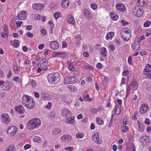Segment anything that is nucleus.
Masks as SVG:
<instances>
[{
	"mask_svg": "<svg viewBox=\"0 0 151 151\" xmlns=\"http://www.w3.org/2000/svg\"><path fill=\"white\" fill-rule=\"evenodd\" d=\"M22 104L27 109H30L33 108L35 104L34 99L31 96L24 94L22 99Z\"/></svg>",
	"mask_w": 151,
	"mask_h": 151,
	"instance_id": "nucleus-1",
	"label": "nucleus"
},
{
	"mask_svg": "<svg viewBox=\"0 0 151 151\" xmlns=\"http://www.w3.org/2000/svg\"><path fill=\"white\" fill-rule=\"evenodd\" d=\"M41 124V121L39 119L33 118L29 121L27 128L29 130H33L40 126Z\"/></svg>",
	"mask_w": 151,
	"mask_h": 151,
	"instance_id": "nucleus-2",
	"label": "nucleus"
},
{
	"mask_svg": "<svg viewBox=\"0 0 151 151\" xmlns=\"http://www.w3.org/2000/svg\"><path fill=\"white\" fill-rule=\"evenodd\" d=\"M60 77L57 72L49 74L47 76L48 82L52 84L57 83L60 80Z\"/></svg>",
	"mask_w": 151,
	"mask_h": 151,
	"instance_id": "nucleus-3",
	"label": "nucleus"
},
{
	"mask_svg": "<svg viewBox=\"0 0 151 151\" xmlns=\"http://www.w3.org/2000/svg\"><path fill=\"white\" fill-rule=\"evenodd\" d=\"M121 36L122 39L127 42L131 38L132 33L131 30L128 28H123L121 33Z\"/></svg>",
	"mask_w": 151,
	"mask_h": 151,
	"instance_id": "nucleus-4",
	"label": "nucleus"
},
{
	"mask_svg": "<svg viewBox=\"0 0 151 151\" xmlns=\"http://www.w3.org/2000/svg\"><path fill=\"white\" fill-rule=\"evenodd\" d=\"M137 83L135 80H133L131 82V83L127 86L126 88V97L127 98L131 92V87H132V90H134L136 89Z\"/></svg>",
	"mask_w": 151,
	"mask_h": 151,
	"instance_id": "nucleus-5",
	"label": "nucleus"
},
{
	"mask_svg": "<svg viewBox=\"0 0 151 151\" xmlns=\"http://www.w3.org/2000/svg\"><path fill=\"white\" fill-rule=\"evenodd\" d=\"M1 122L6 124H9L11 121V119L9 115L7 113L2 114L1 116Z\"/></svg>",
	"mask_w": 151,
	"mask_h": 151,
	"instance_id": "nucleus-6",
	"label": "nucleus"
},
{
	"mask_svg": "<svg viewBox=\"0 0 151 151\" xmlns=\"http://www.w3.org/2000/svg\"><path fill=\"white\" fill-rule=\"evenodd\" d=\"M143 72L146 76L151 80V65L148 64L144 69Z\"/></svg>",
	"mask_w": 151,
	"mask_h": 151,
	"instance_id": "nucleus-7",
	"label": "nucleus"
},
{
	"mask_svg": "<svg viewBox=\"0 0 151 151\" xmlns=\"http://www.w3.org/2000/svg\"><path fill=\"white\" fill-rule=\"evenodd\" d=\"M17 131V127L15 126H12L9 127L7 129V134L11 137L14 136L16 133Z\"/></svg>",
	"mask_w": 151,
	"mask_h": 151,
	"instance_id": "nucleus-8",
	"label": "nucleus"
},
{
	"mask_svg": "<svg viewBox=\"0 0 151 151\" xmlns=\"http://www.w3.org/2000/svg\"><path fill=\"white\" fill-rule=\"evenodd\" d=\"M133 13L134 15L140 17L143 15V12L142 9L135 7L133 9Z\"/></svg>",
	"mask_w": 151,
	"mask_h": 151,
	"instance_id": "nucleus-9",
	"label": "nucleus"
},
{
	"mask_svg": "<svg viewBox=\"0 0 151 151\" xmlns=\"http://www.w3.org/2000/svg\"><path fill=\"white\" fill-rule=\"evenodd\" d=\"M45 6L41 3L33 4L32 8L34 10L40 11L42 10L44 8Z\"/></svg>",
	"mask_w": 151,
	"mask_h": 151,
	"instance_id": "nucleus-10",
	"label": "nucleus"
},
{
	"mask_svg": "<svg viewBox=\"0 0 151 151\" xmlns=\"http://www.w3.org/2000/svg\"><path fill=\"white\" fill-rule=\"evenodd\" d=\"M27 11H22L21 13L18 14L17 17V19L24 20H25L27 16L26 14Z\"/></svg>",
	"mask_w": 151,
	"mask_h": 151,
	"instance_id": "nucleus-11",
	"label": "nucleus"
},
{
	"mask_svg": "<svg viewBox=\"0 0 151 151\" xmlns=\"http://www.w3.org/2000/svg\"><path fill=\"white\" fill-rule=\"evenodd\" d=\"M76 77H66L64 79V83L66 84L74 83L76 81Z\"/></svg>",
	"mask_w": 151,
	"mask_h": 151,
	"instance_id": "nucleus-12",
	"label": "nucleus"
},
{
	"mask_svg": "<svg viewBox=\"0 0 151 151\" xmlns=\"http://www.w3.org/2000/svg\"><path fill=\"white\" fill-rule=\"evenodd\" d=\"M12 87V83L9 81L4 82L3 86L1 87L2 90L4 91H8Z\"/></svg>",
	"mask_w": 151,
	"mask_h": 151,
	"instance_id": "nucleus-13",
	"label": "nucleus"
},
{
	"mask_svg": "<svg viewBox=\"0 0 151 151\" xmlns=\"http://www.w3.org/2000/svg\"><path fill=\"white\" fill-rule=\"evenodd\" d=\"M50 46L52 49L56 50L59 48V44L56 41H52L50 43Z\"/></svg>",
	"mask_w": 151,
	"mask_h": 151,
	"instance_id": "nucleus-14",
	"label": "nucleus"
},
{
	"mask_svg": "<svg viewBox=\"0 0 151 151\" xmlns=\"http://www.w3.org/2000/svg\"><path fill=\"white\" fill-rule=\"evenodd\" d=\"M150 141L149 137L147 136H143L141 137L139 139V141L142 143V145H143L148 144Z\"/></svg>",
	"mask_w": 151,
	"mask_h": 151,
	"instance_id": "nucleus-15",
	"label": "nucleus"
},
{
	"mask_svg": "<svg viewBox=\"0 0 151 151\" xmlns=\"http://www.w3.org/2000/svg\"><path fill=\"white\" fill-rule=\"evenodd\" d=\"M93 140L97 143L98 144L101 143L102 141L99 137V134L98 133H96L93 134L92 136Z\"/></svg>",
	"mask_w": 151,
	"mask_h": 151,
	"instance_id": "nucleus-16",
	"label": "nucleus"
},
{
	"mask_svg": "<svg viewBox=\"0 0 151 151\" xmlns=\"http://www.w3.org/2000/svg\"><path fill=\"white\" fill-rule=\"evenodd\" d=\"M40 97L42 100L46 101L51 99L50 95L45 92H42L40 94Z\"/></svg>",
	"mask_w": 151,
	"mask_h": 151,
	"instance_id": "nucleus-17",
	"label": "nucleus"
},
{
	"mask_svg": "<svg viewBox=\"0 0 151 151\" xmlns=\"http://www.w3.org/2000/svg\"><path fill=\"white\" fill-rule=\"evenodd\" d=\"M15 110L17 113L22 114L24 112V106L22 105H17L15 107Z\"/></svg>",
	"mask_w": 151,
	"mask_h": 151,
	"instance_id": "nucleus-18",
	"label": "nucleus"
},
{
	"mask_svg": "<svg viewBox=\"0 0 151 151\" xmlns=\"http://www.w3.org/2000/svg\"><path fill=\"white\" fill-rule=\"evenodd\" d=\"M116 7L117 9L121 12H124L126 10L125 6L122 4L118 3L116 4Z\"/></svg>",
	"mask_w": 151,
	"mask_h": 151,
	"instance_id": "nucleus-19",
	"label": "nucleus"
},
{
	"mask_svg": "<svg viewBox=\"0 0 151 151\" xmlns=\"http://www.w3.org/2000/svg\"><path fill=\"white\" fill-rule=\"evenodd\" d=\"M48 63V61L47 59H44L41 60L40 61L38 66L41 68H44L47 65Z\"/></svg>",
	"mask_w": 151,
	"mask_h": 151,
	"instance_id": "nucleus-20",
	"label": "nucleus"
},
{
	"mask_svg": "<svg viewBox=\"0 0 151 151\" xmlns=\"http://www.w3.org/2000/svg\"><path fill=\"white\" fill-rule=\"evenodd\" d=\"M147 106L145 104H142L140 108L139 112L141 114H144L148 109Z\"/></svg>",
	"mask_w": 151,
	"mask_h": 151,
	"instance_id": "nucleus-21",
	"label": "nucleus"
},
{
	"mask_svg": "<svg viewBox=\"0 0 151 151\" xmlns=\"http://www.w3.org/2000/svg\"><path fill=\"white\" fill-rule=\"evenodd\" d=\"M71 137L68 134L64 135L60 138L61 140L65 142L69 141L71 140Z\"/></svg>",
	"mask_w": 151,
	"mask_h": 151,
	"instance_id": "nucleus-22",
	"label": "nucleus"
},
{
	"mask_svg": "<svg viewBox=\"0 0 151 151\" xmlns=\"http://www.w3.org/2000/svg\"><path fill=\"white\" fill-rule=\"evenodd\" d=\"M67 22L70 24H72L73 25L75 24V21L72 15H69L67 17Z\"/></svg>",
	"mask_w": 151,
	"mask_h": 151,
	"instance_id": "nucleus-23",
	"label": "nucleus"
},
{
	"mask_svg": "<svg viewBox=\"0 0 151 151\" xmlns=\"http://www.w3.org/2000/svg\"><path fill=\"white\" fill-rule=\"evenodd\" d=\"M121 106L120 105H116L114 109V113L116 115H119L121 112Z\"/></svg>",
	"mask_w": 151,
	"mask_h": 151,
	"instance_id": "nucleus-24",
	"label": "nucleus"
},
{
	"mask_svg": "<svg viewBox=\"0 0 151 151\" xmlns=\"http://www.w3.org/2000/svg\"><path fill=\"white\" fill-rule=\"evenodd\" d=\"M84 13L86 17L88 19H90L91 17V14L89 11L87 9H85L84 11Z\"/></svg>",
	"mask_w": 151,
	"mask_h": 151,
	"instance_id": "nucleus-25",
	"label": "nucleus"
},
{
	"mask_svg": "<svg viewBox=\"0 0 151 151\" xmlns=\"http://www.w3.org/2000/svg\"><path fill=\"white\" fill-rule=\"evenodd\" d=\"M62 115L65 117H67L70 116V111L67 108H65L63 109L62 112Z\"/></svg>",
	"mask_w": 151,
	"mask_h": 151,
	"instance_id": "nucleus-26",
	"label": "nucleus"
},
{
	"mask_svg": "<svg viewBox=\"0 0 151 151\" xmlns=\"http://www.w3.org/2000/svg\"><path fill=\"white\" fill-rule=\"evenodd\" d=\"M10 44L13 47H17L19 45V42L17 40H15L14 41L11 40L10 42Z\"/></svg>",
	"mask_w": 151,
	"mask_h": 151,
	"instance_id": "nucleus-27",
	"label": "nucleus"
},
{
	"mask_svg": "<svg viewBox=\"0 0 151 151\" xmlns=\"http://www.w3.org/2000/svg\"><path fill=\"white\" fill-rule=\"evenodd\" d=\"M140 47L139 43L138 42H134L132 45V49L135 51L137 50Z\"/></svg>",
	"mask_w": 151,
	"mask_h": 151,
	"instance_id": "nucleus-28",
	"label": "nucleus"
},
{
	"mask_svg": "<svg viewBox=\"0 0 151 151\" xmlns=\"http://www.w3.org/2000/svg\"><path fill=\"white\" fill-rule=\"evenodd\" d=\"M61 4L62 7L63 8H67L69 6V2L68 0H63Z\"/></svg>",
	"mask_w": 151,
	"mask_h": 151,
	"instance_id": "nucleus-29",
	"label": "nucleus"
},
{
	"mask_svg": "<svg viewBox=\"0 0 151 151\" xmlns=\"http://www.w3.org/2000/svg\"><path fill=\"white\" fill-rule=\"evenodd\" d=\"M110 15L111 19L113 20L116 21L119 18L118 15L113 12H111L110 13Z\"/></svg>",
	"mask_w": 151,
	"mask_h": 151,
	"instance_id": "nucleus-30",
	"label": "nucleus"
},
{
	"mask_svg": "<svg viewBox=\"0 0 151 151\" xmlns=\"http://www.w3.org/2000/svg\"><path fill=\"white\" fill-rule=\"evenodd\" d=\"M114 32H109L106 35V39L108 40H111L114 37Z\"/></svg>",
	"mask_w": 151,
	"mask_h": 151,
	"instance_id": "nucleus-31",
	"label": "nucleus"
},
{
	"mask_svg": "<svg viewBox=\"0 0 151 151\" xmlns=\"http://www.w3.org/2000/svg\"><path fill=\"white\" fill-rule=\"evenodd\" d=\"M67 88L69 91L71 92H75L77 91L76 87L74 86L68 85L67 86Z\"/></svg>",
	"mask_w": 151,
	"mask_h": 151,
	"instance_id": "nucleus-32",
	"label": "nucleus"
},
{
	"mask_svg": "<svg viewBox=\"0 0 151 151\" xmlns=\"http://www.w3.org/2000/svg\"><path fill=\"white\" fill-rule=\"evenodd\" d=\"M139 6H143L147 4V0H137Z\"/></svg>",
	"mask_w": 151,
	"mask_h": 151,
	"instance_id": "nucleus-33",
	"label": "nucleus"
},
{
	"mask_svg": "<svg viewBox=\"0 0 151 151\" xmlns=\"http://www.w3.org/2000/svg\"><path fill=\"white\" fill-rule=\"evenodd\" d=\"M61 129L58 128H55L52 130V134L53 135H56L61 132Z\"/></svg>",
	"mask_w": 151,
	"mask_h": 151,
	"instance_id": "nucleus-34",
	"label": "nucleus"
},
{
	"mask_svg": "<svg viewBox=\"0 0 151 151\" xmlns=\"http://www.w3.org/2000/svg\"><path fill=\"white\" fill-rule=\"evenodd\" d=\"M100 52L101 54L104 56L105 57L107 56V50L105 47H103L101 49Z\"/></svg>",
	"mask_w": 151,
	"mask_h": 151,
	"instance_id": "nucleus-35",
	"label": "nucleus"
},
{
	"mask_svg": "<svg viewBox=\"0 0 151 151\" xmlns=\"http://www.w3.org/2000/svg\"><path fill=\"white\" fill-rule=\"evenodd\" d=\"M74 122V120L73 118H69L67 119L65 121L66 123H69L70 124H73Z\"/></svg>",
	"mask_w": 151,
	"mask_h": 151,
	"instance_id": "nucleus-36",
	"label": "nucleus"
},
{
	"mask_svg": "<svg viewBox=\"0 0 151 151\" xmlns=\"http://www.w3.org/2000/svg\"><path fill=\"white\" fill-rule=\"evenodd\" d=\"M13 80L15 82L19 83H21L22 79L21 78L17 76H15L13 78Z\"/></svg>",
	"mask_w": 151,
	"mask_h": 151,
	"instance_id": "nucleus-37",
	"label": "nucleus"
},
{
	"mask_svg": "<svg viewBox=\"0 0 151 151\" xmlns=\"http://www.w3.org/2000/svg\"><path fill=\"white\" fill-rule=\"evenodd\" d=\"M3 29L5 35H6V37H8L9 35V31L7 25L5 24L4 25Z\"/></svg>",
	"mask_w": 151,
	"mask_h": 151,
	"instance_id": "nucleus-38",
	"label": "nucleus"
},
{
	"mask_svg": "<svg viewBox=\"0 0 151 151\" xmlns=\"http://www.w3.org/2000/svg\"><path fill=\"white\" fill-rule=\"evenodd\" d=\"M15 147L13 145H11L7 148L5 151H15Z\"/></svg>",
	"mask_w": 151,
	"mask_h": 151,
	"instance_id": "nucleus-39",
	"label": "nucleus"
},
{
	"mask_svg": "<svg viewBox=\"0 0 151 151\" xmlns=\"http://www.w3.org/2000/svg\"><path fill=\"white\" fill-rule=\"evenodd\" d=\"M41 140L42 139L38 136H35L33 138V141L34 142H38L41 141Z\"/></svg>",
	"mask_w": 151,
	"mask_h": 151,
	"instance_id": "nucleus-40",
	"label": "nucleus"
},
{
	"mask_svg": "<svg viewBox=\"0 0 151 151\" xmlns=\"http://www.w3.org/2000/svg\"><path fill=\"white\" fill-rule=\"evenodd\" d=\"M96 122L97 123L100 125H103L104 124V121L99 117H97L96 119Z\"/></svg>",
	"mask_w": 151,
	"mask_h": 151,
	"instance_id": "nucleus-41",
	"label": "nucleus"
},
{
	"mask_svg": "<svg viewBox=\"0 0 151 151\" xmlns=\"http://www.w3.org/2000/svg\"><path fill=\"white\" fill-rule=\"evenodd\" d=\"M84 134L82 133H77L76 134V137L77 138L81 139L83 137Z\"/></svg>",
	"mask_w": 151,
	"mask_h": 151,
	"instance_id": "nucleus-42",
	"label": "nucleus"
},
{
	"mask_svg": "<svg viewBox=\"0 0 151 151\" xmlns=\"http://www.w3.org/2000/svg\"><path fill=\"white\" fill-rule=\"evenodd\" d=\"M151 24V22L149 20L145 21L144 23V26L145 27H149Z\"/></svg>",
	"mask_w": 151,
	"mask_h": 151,
	"instance_id": "nucleus-43",
	"label": "nucleus"
},
{
	"mask_svg": "<svg viewBox=\"0 0 151 151\" xmlns=\"http://www.w3.org/2000/svg\"><path fill=\"white\" fill-rule=\"evenodd\" d=\"M61 14L59 12H56L54 14V17L56 19H58L60 17Z\"/></svg>",
	"mask_w": 151,
	"mask_h": 151,
	"instance_id": "nucleus-44",
	"label": "nucleus"
},
{
	"mask_svg": "<svg viewBox=\"0 0 151 151\" xmlns=\"http://www.w3.org/2000/svg\"><path fill=\"white\" fill-rule=\"evenodd\" d=\"M66 53L65 52H57V57L58 58H60V57H62V56L63 55H66Z\"/></svg>",
	"mask_w": 151,
	"mask_h": 151,
	"instance_id": "nucleus-45",
	"label": "nucleus"
},
{
	"mask_svg": "<svg viewBox=\"0 0 151 151\" xmlns=\"http://www.w3.org/2000/svg\"><path fill=\"white\" fill-rule=\"evenodd\" d=\"M13 69L15 73H18L19 71V68L17 66H15L13 67Z\"/></svg>",
	"mask_w": 151,
	"mask_h": 151,
	"instance_id": "nucleus-46",
	"label": "nucleus"
},
{
	"mask_svg": "<svg viewBox=\"0 0 151 151\" xmlns=\"http://www.w3.org/2000/svg\"><path fill=\"white\" fill-rule=\"evenodd\" d=\"M33 15L34 19L36 20H38L40 19V17L39 14H35Z\"/></svg>",
	"mask_w": 151,
	"mask_h": 151,
	"instance_id": "nucleus-47",
	"label": "nucleus"
},
{
	"mask_svg": "<svg viewBox=\"0 0 151 151\" xmlns=\"http://www.w3.org/2000/svg\"><path fill=\"white\" fill-rule=\"evenodd\" d=\"M122 130L124 132H127L128 130V127L127 126H123L122 128Z\"/></svg>",
	"mask_w": 151,
	"mask_h": 151,
	"instance_id": "nucleus-48",
	"label": "nucleus"
},
{
	"mask_svg": "<svg viewBox=\"0 0 151 151\" xmlns=\"http://www.w3.org/2000/svg\"><path fill=\"white\" fill-rule=\"evenodd\" d=\"M68 68L70 71H73L74 69V67L73 66L72 64L71 63L69 65Z\"/></svg>",
	"mask_w": 151,
	"mask_h": 151,
	"instance_id": "nucleus-49",
	"label": "nucleus"
},
{
	"mask_svg": "<svg viewBox=\"0 0 151 151\" xmlns=\"http://www.w3.org/2000/svg\"><path fill=\"white\" fill-rule=\"evenodd\" d=\"M97 5L94 3L92 4L91 6V8L93 9H96L97 8Z\"/></svg>",
	"mask_w": 151,
	"mask_h": 151,
	"instance_id": "nucleus-50",
	"label": "nucleus"
},
{
	"mask_svg": "<svg viewBox=\"0 0 151 151\" xmlns=\"http://www.w3.org/2000/svg\"><path fill=\"white\" fill-rule=\"evenodd\" d=\"M31 84L32 87L35 88L36 87L37 83L36 81L34 80H32L31 81Z\"/></svg>",
	"mask_w": 151,
	"mask_h": 151,
	"instance_id": "nucleus-51",
	"label": "nucleus"
},
{
	"mask_svg": "<svg viewBox=\"0 0 151 151\" xmlns=\"http://www.w3.org/2000/svg\"><path fill=\"white\" fill-rule=\"evenodd\" d=\"M64 150H68L69 151H73V148L72 147H65L64 148Z\"/></svg>",
	"mask_w": 151,
	"mask_h": 151,
	"instance_id": "nucleus-52",
	"label": "nucleus"
},
{
	"mask_svg": "<svg viewBox=\"0 0 151 151\" xmlns=\"http://www.w3.org/2000/svg\"><path fill=\"white\" fill-rule=\"evenodd\" d=\"M25 35H27L28 37L30 38H32L33 37V34L29 32H27Z\"/></svg>",
	"mask_w": 151,
	"mask_h": 151,
	"instance_id": "nucleus-53",
	"label": "nucleus"
},
{
	"mask_svg": "<svg viewBox=\"0 0 151 151\" xmlns=\"http://www.w3.org/2000/svg\"><path fill=\"white\" fill-rule=\"evenodd\" d=\"M129 73V72L128 70H125L123 72L122 75L124 76H127Z\"/></svg>",
	"mask_w": 151,
	"mask_h": 151,
	"instance_id": "nucleus-54",
	"label": "nucleus"
},
{
	"mask_svg": "<svg viewBox=\"0 0 151 151\" xmlns=\"http://www.w3.org/2000/svg\"><path fill=\"white\" fill-rule=\"evenodd\" d=\"M52 106V104L51 102H49L47 105L45 106V108H47L48 109H50L51 107Z\"/></svg>",
	"mask_w": 151,
	"mask_h": 151,
	"instance_id": "nucleus-55",
	"label": "nucleus"
},
{
	"mask_svg": "<svg viewBox=\"0 0 151 151\" xmlns=\"http://www.w3.org/2000/svg\"><path fill=\"white\" fill-rule=\"evenodd\" d=\"M138 113L137 112H135L134 113V115L132 117V119L134 120H136L137 119V116L138 115Z\"/></svg>",
	"mask_w": 151,
	"mask_h": 151,
	"instance_id": "nucleus-56",
	"label": "nucleus"
},
{
	"mask_svg": "<svg viewBox=\"0 0 151 151\" xmlns=\"http://www.w3.org/2000/svg\"><path fill=\"white\" fill-rule=\"evenodd\" d=\"M31 146L29 144H26L24 146V147L25 150H27L31 148Z\"/></svg>",
	"mask_w": 151,
	"mask_h": 151,
	"instance_id": "nucleus-57",
	"label": "nucleus"
},
{
	"mask_svg": "<svg viewBox=\"0 0 151 151\" xmlns=\"http://www.w3.org/2000/svg\"><path fill=\"white\" fill-rule=\"evenodd\" d=\"M132 57L130 56H129V57L128 58L127 62H128V63L129 65H132Z\"/></svg>",
	"mask_w": 151,
	"mask_h": 151,
	"instance_id": "nucleus-58",
	"label": "nucleus"
},
{
	"mask_svg": "<svg viewBox=\"0 0 151 151\" xmlns=\"http://www.w3.org/2000/svg\"><path fill=\"white\" fill-rule=\"evenodd\" d=\"M41 32L43 35H45L47 33L46 30L45 29H42L41 30Z\"/></svg>",
	"mask_w": 151,
	"mask_h": 151,
	"instance_id": "nucleus-59",
	"label": "nucleus"
},
{
	"mask_svg": "<svg viewBox=\"0 0 151 151\" xmlns=\"http://www.w3.org/2000/svg\"><path fill=\"white\" fill-rule=\"evenodd\" d=\"M44 47H45L44 45V44H42L38 46V48L39 49L42 50L44 48Z\"/></svg>",
	"mask_w": 151,
	"mask_h": 151,
	"instance_id": "nucleus-60",
	"label": "nucleus"
},
{
	"mask_svg": "<svg viewBox=\"0 0 151 151\" xmlns=\"http://www.w3.org/2000/svg\"><path fill=\"white\" fill-rule=\"evenodd\" d=\"M145 123L147 125H149L150 123V121L148 119H146L145 121Z\"/></svg>",
	"mask_w": 151,
	"mask_h": 151,
	"instance_id": "nucleus-61",
	"label": "nucleus"
},
{
	"mask_svg": "<svg viewBox=\"0 0 151 151\" xmlns=\"http://www.w3.org/2000/svg\"><path fill=\"white\" fill-rule=\"evenodd\" d=\"M67 44L65 41H63L62 42V47L65 48L67 47Z\"/></svg>",
	"mask_w": 151,
	"mask_h": 151,
	"instance_id": "nucleus-62",
	"label": "nucleus"
},
{
	"mask_svg": "<svg viewBox=\"0 0 151 151\" xmlns=\"http://www.w3.org/2000/svg\"><path fill=\"white\" fill-rule=\"evenodd\" d=\"M96 67L98 69H101L102 68V65L100 63H98L96 65Z\"/></svg>",
	"mask_w": 151,
	"mask_h": 151,
	"instance_id": "nucleus-63",
	"label": "nucleus"
},
{
	"mask_svg": "<svg viewBox=\"0 0 151 151\" xmlns=\"http://www.w3.org/2000/svg\"><path fill=\"white\" fill-rule=\"evenodd\" d=\"M92 78L91 76L87 77L86 78V80L88 82L91 81L92 80Z\"/></svg>",
	"mask_w": 151,
	"mask_h": 151,
	"instance_id": "nucleus-64",
	"label": "nucleus"
}]
</instances>
